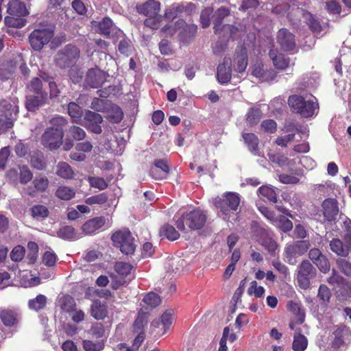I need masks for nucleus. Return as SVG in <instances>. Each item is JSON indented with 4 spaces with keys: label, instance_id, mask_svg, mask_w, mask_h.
<instances>
[{
    "label": "nucleus",
    "instance_id": "obj_16",
    "mask_svg": "<svg viewBox=\"0 0 351 351\" xmlns=\"http://www.w3.org/2000/svg\"><path fill=\"white\" fill-rule=\"evenodd\" d=\"M260 235L259 243L263 246L271 256H275L278 245L277 243L272 239L271 234L268 230L263 228H258L256 230Z\"/></svg>",
    "mask_w": 351,
    "mask_h": 351
},
{
    "label": "nucleus",
    "instance_id": "obj_13",
    "mask_svg": "<svg viewBox=\"0 0 351 351\" xmlns=\"http://www.w3.org/2000/svg\"><path fill=\"white\" fill-rule=\"evenodd\" d=\"M106 80V73L98 68H93L87 71L84 84L93 88L100 87Z\"/></svg>",
    "mask_w": 351,
    "mask_h": 351
},
{
    "label": "nucleus",
    "instance_id": "obj_3",
    "mask_svg": "<svg viewBox=\"0 0 351 351\" xmlns=\"http://www.w3.org/2000/svg\"><path fill=\"white\" fill-rule=\"evenodd\" d=\"M230 14V10L226 7H220L213 14L214 32L216 34H222L224 37L231 36L237 32V28L234 25H222L224 19Z\"/></svg>",
    "mask_w": 351,
    "mask_h": 351
},
{
    "label": "nucleus",
    "instance_id": "obj_7",
    "mask_svg": "<svg viewBox=\"0 0 351 351\" xmlns=\"http://www.w3.org/2000/svg\"><path fill=\"white\" fill-rule=\"evenodd\" d=\"M311 244L307 240H300L288 243L285 247L284 255L286 261L290 265H295L297 258L304 254Z\"/></svg>",
    "mask_w": 351,
    "mask_h": 351
},
{
    "label": "nucleus",
    "instance_id": "obj_2",
    "mask_svg": "<svg viewBox=\"0 0 351 351\" xmlns=\"http://www.w3.org/2000/svg\"><path fill=\"white\" fill-rule=\"evenodd\" d=\"M19 113L17 102L10 99L0 100V127L5 132L12 128Z\"/></svg>",
    "mask_w": 351,
    "mask_h": 351
},
{
    "label": "nucleus",
    "instance_id": "obj_39",
    "mask_svg": "<svg viewBox=\"0 0 351 351\" xmlns=\"http://www.w3.org/2000/svg\"><path fill=\"white\" fill-rule=\"evenodd\" d=\"M160 234L170 241H175L180 237V233L169 224H165L160 228Z\"/></svg>",
    "mask_w": 351,
    "mask_h": 351
},
{
    "label": "nucleus",
    "instance_id": "obj_35",
    "mask_svg": "<svg viewBox=\"0 0 351 351\" xmlns=\"http://www.w3.org/2000/svg\"><path fill=\"white\" fill-rule=\"evenodd\" d=\"M331 250L341 256H346L349 253V248L343 245L339 239H333L330 243Z\"/></svg>",
    "mask_w": 351,
    "mask_h": 351
},
{
    "label": "nucleus",
    "instance_id": "obj_49",
    "mask_svg": "<svg viewBox=\"0 0 351 351\" xmlns=\"http://www.w3.org/2000/svg\"><path fill=\"white\" fill-rule=\"evenodd\" d=\"M69 136L75 141H82L86 138V133L84 129L77 125H72L68 130Z\"/></svg>",
    "mask_w": 351,
    "mask_h": 351
},
{
    "label": "nucleus",
    "instance_id": "obj_5",
    "mask_svg": "<svg viewBox=\"0 0 351 351\" xmlns=\"http://www.w3.org/2000/svg\"><path fill=\"white\" fill-rule=\"evenodd\" d=\"M111 239L114 245L119 247L123 254L130 255L134 252L136 249L134 239L128 230L117 231L112 235Z\"/></svg>",
    "mask_w": 351,
    "mask_h": 351
},
{
    "label": "nucleus",
    "instance_id": "obj_14",
    "mask_svg": "<svg viewBox=\"0 0 351 351\" xmlns=\"http://www.w3.org/2000/svg\"><path fill=\"white\" fill-rule=\"evenodd\" d=\"M276 40L285 51H291L295 47V35L287 28H282L278 32Z\"/></svg>",
    "mask_w": 351,
    "mask_h": 351
},
{
    "label": "nucleus",
    "instance_id": "obj_36",
    "mask_svg": "<svg viewBox=\"0 0 351 351\" xmlns=\"http://www.w3.org/2000/svg\"><path fill=\"white\" fill-rule=\"evenodd\" d=\"M308 346V340L306 337L300 334L295 332L293 337L292 348L294 351H304Z\"/></svg>",
    "mask_w": 351,
    "mask_h": 351
},
{
    "label": "nucleus",
    "instance_id": "obj_52",
    "mask_svg": "<svg viewBox=\"0 0 351 351\" xmlns=\"http://www.w3.org/2000/svg\"><path fill=\"white\" fill-rule=\"evenodd\" d=\"M27 247L28 250L27 258L29 260V263L33 264L36 262L38 257V246L36 243L29 241L27 243Z\"/></svg>",
    "mask_w": 351,
    "mask_h": 351
},
{
    "label": "nucleus",
    "instance_id": "obj_12",
    "mask_svg": "<svg viewBox=\"0 0 351 351\" xmlns=\"http://www.w3.org/2000/svg\"><path fill=\"white\" fill-rule=\"evenodd\" d=\"M63 137L64 133H57L47 128L41 137L42 144L49 149L54 150L62 144Z\"/></svg>",
    "mask_w": 351,
    "mask_h": 351
},
{
    "label": "nucleus",
    "instance_id": "obj_22",
    "mask_svg": "<svg viewBox=\"0 0 351 351\" xmlns=\"http://www.w3.org/2000/svg\"><path fill=\"white\" fill-rule=\"evenodd\" d=\"M7 12L9 15L20 18L28 14L25 5L18 0H12L9 2Z\"/></svg>",
    "mask_w": 351,
    "mask_h": 351
},
{
    "label": "nucleus",
    "instance_id": "obj_61",
    "mask_svg": "<svg viewBox=\"0 0 351 351\" xmlns=\"http://www.w3.org/2000/svg\"><path fill=\"white\" fill-rule=\"evenodd\" d=\"M213 12L212 8H204L200 15V22L203 28L208 27L210 24V16Z\"/></svg>",
    "mask_w": 351,
    "mask_h": 351
},
{
    "label": "nucleus",
    "instance_id": "obj_29",
    "mask_svg": "<svg viewBox=\"0 0 351 351\" xmlns=\"http://www.w3.org/2000/svg\"><path fill=\"white\" fill-rule=\"evenodd\" d=\"M115 271L119 276V277L123 278L124 279L127 278L128 281H130L133 278V275L131 274V271L133 269V267L128 263L123 262H118L116 263Z\"/></svg>",
    "mask_w": 351,
    "mask_h": 351
},
{
    "label": "nucleus",
    "instance_id": "obj_59",
    "mask_svg": "<svg viewBox=\"0 0 351 351\" xmlns=\"http://www.w3.org/2000/svg\"><path fill=\"white\" fill-rule=\"evenodd\" d=\"M226 40L217 41L212 47L213 52L217 56H220L226 51L228 47V38L230 37H224L221 34Z\"/></svg>",
    "mask_w": 351,
    "mask_h": 351
},
{
    "label": "nucleus",
    "instance_id": "obj_32",
    "mask_svg": "<svg viewBox=\"0 0 351 351\" xmlns=\"http://www.w3.org/2000/svg\"><path fill=\"white\" fill-rule=\"evenodd\" d=\"M56 173L59 177L63 179H71L73 178L74 172L71 167L65 162H60L56 165Z\"/></svg>",
    "mask_w": 351,
    "mask_h": 351
},
{
    "label": "nucleus",
    "instance_id": "obj_57",
    "mask_svg": "<svg viewBox=\"0 0 351 351\" xmlns=\"http://www.w3.org/2000/svg\"><path fill=\"white\" fill-rule=\"evenodd\" d=\"M19 183L27 184L33 178V174L29 169L25 166L19 167Z\"/></svg>",
    "mask_w": 351,
    "mask_h": 351
},
{
    "label": "nucleus",
    "instance_id": "obj_28",
    "mask_svg": "<svg viewBox=\"0 0 351 351\" xmlns=\"http://www.w3.org/2000/svg\"><path fill=\"white\" fill-rule=\"evenodd\" d=\"M0 318L5 326H13L19 321V315L14 311L4 309L0 312Z\"/></svg>",
    "mask_w": 351,
    "mask_h": 351
},
{
    "label": "nucleus",
    "instance_id": "obj_6",
    "mask_svg": "<svg viewBox=\"0 0 351 351\" xmlns=\"http://www.w3.org/2000/svg\"><path fill=\"white\" fill-rule=\"evenodd\" d=\"M240 201L241 199L238 193L228 192L225 193L222 197L216 198L215 205L222 215L228 216L231 212L237 210Z\"/></svg>",
    "mask_w": 351,
    "mask_h": 351
},
{
    "label": "nucleus",
    "instance_id": "obj_60",
    "mask_svg": "<svg viewBox=\"0 0 351 351\" xmlns=\"http://www.w3.org/2000/svg\"><path fill=\"white\" fill-rule=\"evenodd\" d=\"M31 213L34 218H45L49 215V210L43 205H35L31 208Z\"/></svg>",
    "mask_w": 351,
    "mask_h": 351
},
{
    "label": "nucleus",
    "instance_id": "obj_11",
    "mask_svg": "<svg viewBox=\"0 0 351 351\" xmlns=\"http://www.w3.org/2000/svg\"><path fill=\"white\" fill-rule=\"evenodd\" d=\"M334 339L331 342L333 350L346 348L350 343L351 333L346 327H339L333 332Z\"/></svg>",
    "mask_w": 351,
    "mask_h": 351
},
{
    "label": "nucleus",
    "instance_id": "obj_30",
    "mask_svg": "<svg viewBox=\"0 0 351 351\" xmlns=\"http://www.w3.org/2000/svg\"><path fill=\"white\" fill-rule=\"evenodd\" d=\"M108 314L106 306L100 300H95L91 305V315L96 319H103Z\"/></svg>",
    "mask_w": 351,
    "mask_h": 351
},
{
    "label": "nucleus",
    "instance_id": "obj_34",
    "mask_svg": "<svg viewBox=\"0 0 351 351\" xmlns=\"http://www.w3.org/2000/svg\"><path fill=\"white\" fill-rule=\"evenodd\" d=\"M234 71L238 73H243L245 71L247 66V58L244 52L237 53L234 58Z\"/></svg>",
    "mask_w": 351,
    "mask_h": 351
},
{
    "label": "nucleus",
    "instance_id": "obj_50",
    "mask_svg": "<svg viewBox=\"0 0 351 351\" xmlns=\"http://www.w3.org/2000/svg\"><path fill=\"white\" fill-rule=\"evenodd\" d=\"M58 236L63 239H74L76 237L75 229L70 226H65L60 228L57 232Z\"/></svg>",
    "mask_w": 351,
    "mask_h": 351
},
{
    "label": "nucleus",
    "instance_id": "obj_42",
    "mask_svg": "<svg viewBox=\"0 0 351 351\" xmlns=\"http://www.w3.org/2000/svg\"><path fill=\"white\" fill-rule=\"evenodd\" d=\"M47 304V298L42 294L37 295L35 298L29 300L28 306L30 309L39 311L43 309Z\"/></svg>",
    "mask_w": 351,
    "mask_h": 351
},
{
    "label": "nucleus",
    "instance_id": "obj_19",
    "mask_svg": "<svg viewBox=\"0 0 351 351\" xmlns=\"http://www.w3.org/2000/svg\"><path fill=\"white\" fill-rule=\"evenodd\" d=\"M160 3L149 0L145 3L137 5L136 10L139 14L147 16H155L160 10Z\"/></svg>",
    "mask_w": 351,
    "mask_h": 351
},
{
    "label": "nucleus",
    "instance_id": "obj_20",
    "mask_svg": "<svg viewBox=\"0 0 351 351\" xmlns=\"http://www.w3.org/2000/svg\"><path fill=\"white\" fill-rule=\"evenodd\" d=\"M252 74L262 82L272 80L276 75L274 71H265L261 62H256L252 66Z\"/></svg>",
    "mask_w": 351,
    "mask_h": 351
},
{
    "label": "nucleus",
    "instance_id": "obj_37",
    "mask_svg": "<svg viewBox=\"0 0 351 351\" xmlns=\"http://www.w3.org/2000/svg\"><path fill=\"white\" fill-rule=\"evenodd\" d=\"M262 117L261 110L257 107L251 108L246 114V123L250 126L256 125Z\"/></svg>",
    "mask_w": 351,
    "mask_h": 351
},
{
    "label": "nucleus",
    "instance_id": "obj_27",
    "mask_svg": "<svg viewBox=\"0 0 351 351\" xmlns=\"http://www.w3.org/2000/svg\"><path fill=\"white\" fill-rule=\"evenodd\" d=\"M106 112V119L114 123L121 122L123 117L121 108L112 103L110 104L109 108L107 109Z\"/></svg>",
    "mask_w": 351,
    "mask_h": 351
},
{
    "label": "nucleus",
    "instance_id": "obj_23",
    "mask_svg": "<svg viewBox=\"0 0 351 351\" xmlns=\"http://www.w3.org/2000/svg\"><path fill=\"white\" fill-rule=\"evenodd\" d=\"M106 223L103 217H95L86 221L82 226V230L86 234H91L100 229Z\"/></svg>",
    "mask_w": 351,
    "mask_h": 351
},
{
    "label": "nucleus",
    "instance_id": "obj_44",
    "mask_svg": "<svg viewBox=\"0 0 351 351\" xmlns=\"http://www.w3.org/2000/svg\"><path fill=\"white\" fill-rule=\"evenodd\" d=\"M111 102L108 100L95 97L93 99L90 108L97 112H106Z\"/></svg>",
    "mask_w": 351,
    "mask_h": 351
},
{
    "label": "nucleus",
    "instance_id": "obj_43",
    "mask_svg": "<svg viewBox=\"0 0 351 351\" xmlns=\"http://www.w3.org/2000/svg\"><path fill=\"white\" fill-rule=\"evenodd\" d=\"M258 192L261 197H265L271 202L277 203V194L273 188L262 186L258 189Z\"/></svg>",
    "mask_w": 351,
    "mask_h": 351
},
{
    "label": "nucleus",
    "instance_id": "obj_58",
    "mask_svg": "<svg viewBox=\"0 0 351 351\" xmlns=\"http://www.w3.org/2000/svg\"><path fill=\"white\" fill-rule=\"evenodd\" d=\"M318 269L323 273L326 274L330 271V265L326 256L324 254L320 256L317 259L313 262Z\"/></svg>",
    "mask_w": 351,
    "mask_h": 351
},
{
    "label": "nucleus",
    "instance_id": "obj_46",
    "mask_svg": "<svg viewBox=\"0 0 351 351\" xmlns=\"http://www.w3.org/2000/svg\"><path fill=\"white\" fill-rule=\"evenodd\" d=\"M99 32L104 36H109L114 30L113 23L108 17H105L98 23Z\"/></svg>",
    "mask_w": 351,
    "mask_h": 351
},
{
    "label": "nucleus",
    "instance_id": "obj_56",
    "mask_svg": "<svg viewBox=\"0 0 351 351\" xmlns=\"http://www.w3.org/2000/svg\"><path fill=\"white\" fill-rule=\"evenodd\" d=\"M143 302L151 308H153L160 304L161 300L160 296L158 295L156 293L151 292L144 297Z\"/></svg>",
    "mask_w": 351,
    "mask_h": 351
},
{
    "label": "nucleus",
    "instance_id": "obj_38",
    "mask_svg": "<svg viewBox=\"0 0 351 351\" xmlns=\"http://www.w3.org/2000/svg\"><path fill=\"white\" fill-rule=\"evenodd\" d=\"M197 32V26L195 25H186L183 27L180 34V40L184 43H189L195 36Z\"/></svg>",
    "mask_w": 351,
    "mask_h": 351
},
{
    "label": "nucleus",
    "instance_id": "obj_51",
    "mask_svg": "<svg viewBox=\"0 0 351 351\" xmlns=\"http://www.w3.org/2000/svg\"><path fill=\"white\" fill-rule=\"evenodd\" d=\"M30 91L33 92L36 95H45L47 96V93L43 89V84L40 78L34 77L31 81L28 86Z\"/></svg>",
    "mask_w": 351,
    "mask_h": 351
},
{
    "label": "nucleus",
    "instance_id": "obj_55",
    "mask_svg": "<svg viewBox=\"0 0 351 351\" xmlns=\"http://www.w3.org/2000/svg\"><path fill=\"white\" fill-rule=\"evenodd\" d=\"M287 308L291 312L298 316L299 322L300 324L304 322V313L301 308L300 304L293 301H290L287 304Z\"/></svg>",
    "mask_w": 351,
    "mask_h": 351
},
{
    "label": "nucleus",
    "instance_id": "obj_63",
    "mask_svg": "<svg viewBox=\"0 0 351 351\" xmlns=\"http://www.w3.org/2000/svg\"><path fill=\"white\" fill-rule=\"evenodd\" d=\"M337 265L341 271L348 277H351V263L343 258L337 260Z\"/></svg>",
    "mask_w": 351,
    "mask_h": 351
},
{
    "label": "nucleus",
    "instance_id": "obj_8",
    "mask_svg": "<svg viewBox=\"0 0 351 351\" xmlns=\"http://www.w3.org/2000/svg\"><path fill=\"white\" fill-rule=\"evenodd\" d=\"M317 275V270L308 260H304L298 266L297 282L299 287L306 289L310 287L311 280Z\"/></svg>",
    "mask_w": 351,
    "mask_h": 351
},
{
    "label": "nucleus",
    "instance_id": "obj_25",
    "mask_svg": "<svg viewBox=\"0 0 351 351\" xmlns=\"http://www.w3.org/2000/svg\"><path fill=\"white\" fill-rule=\"evenodd\" d=\"M242 136L249 150L254 155L260 156L258 137L253 133H243Z\"/></svg>",
    "mask_w": 351,
    "mask_h": 351
},
{
    "label": "nucleus",
    "instance_id": "obj_62",
    "mask_svg": "<svg viewBox=\"0 0 351 351\" xmlns=\"http://www.w3.org/2000/svg\"><path fill=\"white\" fill-rule=\"evenodd\" d=\"M5 23L9 27H22L25 25V21L20 17L7 16L4 19Z\"/></svg>",
    "mask_w": 351,
    "mask_h": 351
},
{
    "label": "nucleus",
    "instance_id": "obj_41",
    "mask_svg": "<svg viewBox=\"0 0 351 351\" xmlns=\"http://www.w3.org/2000/svg\"><path fill=\"white\" fill-rule=\"evenodd\" d=\"M68 113L73 122L79 123L82 116V109L75 102H70L67 108Z\"/></svg>",
    "mask_w": 351,
    "mask_h": 351
},
{
    "label": "nucleus",
    "instance_id": "obj_26",
    "mask_svg": "<svg viewBox=\"0 0 351 351\" xmlns=\"http://www.w3.org/2000/svg\"><path fill=\"white\" fill-rule=\"evenodd\" d=\"M29 162L32 167L39 171L45 169L47 166L44 155L40 151H34L30 153Z\"/></svg>",
    "mask_w": 351,
    "mask_h": 351
},
{
    "label": "nucleus",
    "instance_id": "obj_45",
    "mask_svg": "<svg viewBox=\"0 0 351 351\" xmlns=\"http://www.w3.org/2000/svg\"><path fill=\"white\" fill-rule=\"evenodd\" d=\"M32 183L36 191L42 193L46 191L48 189L49 181L45 176L39 175L36 176Z\"/></svg>",
    "mask_w": 351,
    "mask_h": 351
},
{
    "label": "nucleus",
    "instance_id": "obj_15",
    "mask_svg": "<svg viewBox=\"0 0 351 351\" xmlns=\"http://www.w3.org/2000/svg\"><path fill=\"white\" fill-rule=\"evenodd\" d=\"M84 120L86 121V128L93 133L99 134L102 132L100 124L103 122L101 114L90 110H86L84 114Z\"/></svg>",
    "mask_w": 351,
    "mask_h": 351
},
{
    "label": "nucleus",
    "instance_id": "obj_64",
    "mask_svg": "<svg viewBox=\"0 0 351 351\" xmlns=\"http://www.w3.org/2000/svg\"><path fill=\"white\" fill-rule=\"evenodd\" d=\"M83 348L86 351H100L103 350L104 344L101 342L94 343L90 340H84Z\"/></svg>",
    "mask_w": 351,
    "mask_h": 351
},
{
    "label": "nucleus",
    "instance_id": "obj_10",
    "mask_svg": "<svg viewBox=\"0 0 351 351\" xmlns=\"http://www.w3.org/2000/svg\"><path fill=\"white\" fill-rule=\"evenodd\" d=\"M324 222L335 221L339 212L338 202L334 198H328L322 204Z\"/></svg>",
    "mask_w": 351,
    "mask_h": 351
},
{
    "label": "nucleus",
    "instance_id": "obj_53",
    "mask_svg": "<svg viewBox=\"0 0 351 351\" xmlns=\"http://www.w3.org/2000/svg\"><path fill=\"white\" fill-rule=\"evenodd\" d=\"M118 49L119 52L124 56H129L132 54L133 49L131 41L129 39L123 38L118 45Z\"/></svg>",
    "mask_w": 351,
    "mask_h": 351
},
{
    "label": "nucleus",
    "instance_id": "obj_33",
    "mask_svg": "<svg viewBox=\"0 0 351 351\" xmlns=\"http://www.w3.org/2000/svg\"><path fill=\"white\" fill-rule=\"evenodd\" d=\"M317 108V103L314 102L310 99H305L301 110H299L298 113L300 114L304 117H310L315 114V112Z\"/></svg>",
    "mask_w": 351,
    "mask_h": 351
},
{
    "label": "nucleus",
    "instance_id": "obj_40",
    "mask_svg": "<svg viewBox=\"0 0 351 351\" xmlns=\"http://www.w3.org/2000/svg\"><path fill=\"white\" fill-rule=\"evenodd\" d=\"M75 195V191L66 186H60L56 191V197L62 200H70Z\"/></svg>",
    "mask_w": 351,
    "mask_h": 351
},
{
    "label": "nucleus",
    "instance_id": "obj_17",
    "mask_svg": "<svg viewBox=\"0 0 351 351\" xmlns=\"http://www.w3.org/2000/svg\"><path fill=\"white\" fill-rule=\"evenodd\" d=\"M232 76L231 60L225 57L223 62L217 66V78L219 83H228Z\"/></svg>",
    "mask_w": 351,
    "mask_h": 351
},
{
    "label": "nucleus",
    "instance_id": "obj_31",
    "mask_svg": "<svg viewBox=\"0 0 351 351\" xmlns=\"http://www.w3.org/2000/svg\"><path fill=\"white\" fill-rule=\"evenodd\" d=\"M68 121L66 118L61 116H56L49 121L50 126L47 128L53 132L57 133H64L63 128L67 125Z\"/></svg>",
    "mask_w": 351,
    "mask_h": 351
},
{
    "label": "nucleus",
    "instance_id": "obj_4",
    "mask_svg": "<svg viewBox=\"0 0 351 351\" xmlns=\"http://www.w3.org/2000/svg\"><path fill=\"white\" fill-rule=\"evenodd\" d=\"M80 57V50L72 45H67L58 51L55 56V62L61 69L73 66Z\"/></svg>",
    "mask_w": 351,
    "mask_h": 351
},
{
    "label": "nucleus",
    "instance_id": "obj_9",
    "mask_svg": "<svg viewBox=\"0 0 351 351\" xmlns=\"http://www.w3.org/2000/svg\"><path fill=\"white\" fill-rule=\"evenodd\" d=\"M54 36V32L49 28L34 29L29 36V41L34 51H40L49 43Z\"/></svg>",
    "mask_w": 351,
    "mask_h": 351
},
{
    "label": "nucleus",
    "instance_id": "obj_1",
    "mask_svg": "<svg viewBox=\"0 0 351 351\" xmlns=\"http://www.w3.org/2000/svg\"><path fill=\"white\" fill-rule=\"evenodd\" d=\"M207 214L205 211L197 208L189 213H184L176 221V226L178 230H185V224L191 230H200L202 228L206 221Z\"/></svg>",
    "mask_w": 351,
    "mask_h": 351
},
{
    "label": "nucleus",
    "instance_id": "obj_54",
    "mask_svg": "<svg viewBox=\"0 0 351 351\" xmlns=\"http://www.w3.org/2000/svg\"><path fill=\"white\" fill-rule=\"evenodd\" d=\"M276 226L285 232H289L293 228V223L284 215H280L276 221Z\"/></svg>",
    "mask_w": 351,
    "mask_h": 351
},
{
    "label": "nucleus",
    "instance_id": "obj_24",
    "mask_svg": "<svg viewBox=\"0 0 351 351\" xmlns=\"http://www.w3.org/2000/svg\"><path fill=\"white\" fill-rule=\"evenodd\" d=\"M302 12L303 19L310 29L314 34H319L322 31V27L319 20L311 13L304 10H302Z\"/></svg>",
    "mask_w": 351,
    "mask_h": 351
},
{
    "label": "nucleus",
    "instance_id": "obj_18",
    "mask_svg": "<svg viewBox=\"0 0 351 351\" xmlns=\"http://www.w3.org/2000/svg\"><path fill=\"white\" fill-rule=\"evenodd\" d=\"M169 171V165L165 160H156L154 167L151 168L150 175L156 180H162L167 178Z\"/></svg>",
    "mask_w": 351,
    "mask_h": 351
},
{
    "label": "nucleus",
    "instance_id": "obj_48",
    "mask_svg": "<svg viewBox=\"0 0 351 351\" xmlns=\"http://www.w3.org/2000/svg\"><path fill=\"white\" fill-rule=\"evenodd\" d=\"M147 313L141 309L134 323V328L136 332H143L144 326L147 324Z\"/></svg>",
    "mask_w": 351,
    "mask_h": 351
},
{
    "label": "nucleus",
    "instance_id": "obj_21",
    "mask_svg": "<svg viewBox=\"0 0 351 351\" xmlns=\"http://www.w3.org/2000/svg\"><path fill=\"white\" fill-rule=\"evenodd\" d=\"M47 101L45 95H29L26 97L25 106L29 111H35Z\"/></svg>",
    "mask_w": 351,
    "mask_h": 351
},
{
    "label": "nucleus",
    "instance_id": "obj_47",
    "mask_svg": "<svg viewBox=\"0 0 351 351\" xmlns=\"http://www.w3.org/2000/svg\"><path fill=\"white\" fill-rule=\"evenodd\" d=\"M305 99L298 95H293L289 96L288 99V104L293 112L298 113L299 110H301Z\"/></svg>",
    "mask_w": 351,
    "mask_h": 351
}]
</instances>
